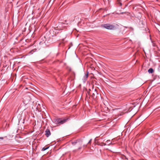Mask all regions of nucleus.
I'll return each instance as SVG.
<instances>
[{
  "label": "nucleus",
  "instance_id": "obj_14",
  "mask_svg": "<svg viewBox=\"0 0 160 160\" xmlns=\"http://www.w3.org/2000/svg\"><path fill=\"white\" fill-rule=\"evenodd\" d=\"M124 157H125V159L128 160V159L126 158V157L125 156H124Z\"/></svg>",
  "mask_w": 160,
  "mask_h": 160
},
{
  "label": "nucleus",
  "instance_id": "obj_3",
  "mask_svg": "<svg viewBox=\"0 0 160 160\" xmlns=\"http://www.w3.org/2000/svg\"><path fill=\"white\" fill-rule=\"evenodd\" d=\"M31 98L30 96L28 95H26L23 98V102L25 104H27L29 103V102L31 101Z\"/></svg>",
  "mask_w": 160,
  "mask_h": 160
},
{
  "label": "nucleus",
  "instance_id": "obj_8",
  "mask_svg": "<svg viewBox=\"0 0 160 160\" xmlns=\"http://www.w3.org/2000/svg\"><path fill=\"white\" fill-rule=\"evenodd\" d=\"M35 51V50H32L29 52V53L30 54H32L33 52Z\"/></svg>",
  "mask_w": 160,
  "mask_h": 160
},
{
  "label": "nucleus",
  "instance_id": "obj_1",
  "mask_svg": "<svg viewBox=\"0 0 160 160\" xmlns=\"http://www.w3.org/2000/svg\"><path fill=\"white\" fill-rule=\"evenodd\" d=\"M102 27L106 29L110 30H113L115 29V27L114 25L109 24H106L102 25Z\"/></svg>",
  "mask_w": 160,
  "mask_h": 160
},
{
  "label": "nucleus",
  "instance_id": "obj_17",
  "mask_svg": "<svg viewBox=\"0 0 160 160\" xmlns=\"http://www.w3.org/2000/svg\"><path fill=\"white\" fill-rule=\"evenodd\" d=\"M81 148L80 147L78 148L79 149H80Z\"/></svg>",
  "mask_w": 160,
  "mask_h": 160
},
{
  "label": "nucleus",
  "instance_id": "obj_2",
  "mask_svg": "<svg viewBox=\"0 0 160 160\" xmlns=\"http://www.w3.org/2000/svg\"><path fill=\"white\" fill-rule=\"evenodd\" d=\"M67 119H62L61 118H58L54 119V121L56 123L60 125L65 123L67 121Z\"/></svg>",
  "mask_w": 160,
  "mask_h": 160
},
{
  "label": "nucleus",
  "instance_id": "obj_9",
  "mask_svg": "<svg viewBox=\"0 0 160 160\" xmlns=\"http://www.w3.org/2000/svg\"><path fill=\"white\" fill-rule=\"evenodd\" d=\"M72 143L73 145H74L77 143V142L76 141L72 142Z\"/></svg>",
  "mask_w": 160,
  "mask_h": 160
},
{
  "label": "nucleus",
  "instance_id": "obj_10",
  "mask_svg": "<svg viewBox=\"0 0 160 160\" xmlns=\"http://www.w3.org/2000/svg\"><path fill=\"white\" fill-rule=\"evenodd\" d=\"M101 146H103V145H106V143H104L103 142H102L100 144H99Z\"/></svg>",
  "mask_w": 160,
  "mask_h": 160
},
{
  "label": "nucleus",
  "instance_id": "obj_13",
  "mask_svg": "<svg viewBox=\"0 0 160 160\" xmlns=\"http://www.w3.org/2000/svg\"><path fill=\"white\" fill-rule=\"evenodd\" d=\"M3 139V137H0V139L2 140Z\"/></svg>",
  "mask_w": 160,
  "mask_h": 160
},
{
  "label": "nucleus",
  "instance_id": "obj_12",
  "mask_svg": "<svg viewBox=\"0 0 160 160\" xmlns=\"http://www.w3.org/2000/svg\"><path fill=\"white\" fill-rule=\"evenodd\" d=\"M122 113H121V114H120V115H123V114H124V113L123 112H122Z\"/></svg>",
  "mask_w": 160,
  "mask_h": 160
},
{
  "label": "nucleus",
  "instance_id": "obj_5",
  "mask_svg": "<svg viewBox=\"0 0 160 160\" xmlns=\"http://www.w3.org/2000/svg\"><path fill=\"white\" fill-rule=\"evenodd\" d=\"M51 134V132L49 130L47 129L45 131V135L47 137H48Z\"/></svg>",
  "mask_w": 160,
  "mask_h": 160
},
{
  "label": "nucleus",
  "instance_id": "obj_7",
  "mask_svg": "<svg viewBox=\"0 0 160 160\" xmlns=\"http://www.w3.org/2000/svg\"><path fill=\"white\" fill-rule=\"evenodd\" d=\"M48 147H47L46 148L44 147V148H42V151H44L45 150H47V149H48Z\"/></svg>",
  "mask_w": 160,
  "mask_h": 160
},
{
  "label": "nucleus",
  "instance_id": "obj_15",
  "mask_svg": "<svg viewBox=\"0 0 160 160\" xmlns=\"http://www.w3.org/2000/svg\"><path fill=\"white\" fill-rule=\"evenodd\" d=\"M110 141L109 140H108L107 141V142H109Z\"/></svg>",
  "mask_w": 160,
  "mask_h": 160
},
{
  "label": "nucleus",
  "instance_id": "obj_18",
  "mask_svg": "<svg viewBox=\"0 0 160 160\" xmlns=\"http://www.w3.org/2000/svg\"><path fill=\"white\" fill-rule=\"evenodd\" d=\"M88 93L89 94L90 93V92H89V91L88 92Z\"/></svg>",
  "mask_w": 160,
  "mask_h": 160
},
{
  "label": "nucleus",
  "instance_id": "obj_4",
  "mask_svg": "<svg viewBox=\"0 0 160 160\" xmlns=\"http://www.w3.org/2000/svg\"><path fill=\"white\" fill-rule=\"evenodd\" d=\"M97 94H98L97 92L96 91V90L95 89L94 90V92L92 94V97L93 99H95L96 98V95Z\"/></svg>",
  "mask_w": 160,
  "mask_h": 160
},
{
  "label": "nucleus",
  "instance_id": "obj_11",
  "mask_svg": "<svg viewBox=\"0 0 160 160\" xmlns=\"http://www.w3.org/2000/svg\"><path fill=\"white\" fill-rule=\"evenodd\" d=\"M92 141V139H91L88 142V144L90 143Z\"/></svg>",
  "mask_w": 160,
  "mask_h": 160
},
{
  "label": "nucleus",
  "instance_id": "obj_19",
  "mask_svg": "<svg viewBox=\"0 0 160 160\" xmlns=\"http://www.w3.org/2000/svg\"><path fill=\"white\" fill-rule=\"evenodd\" d=\"M42 122H43V121H42Z\"/></svg>",
  "mask_w": 160,
  "mask_h": 160
},
{
  "label": "nucleus",
  "instance_id": "obj_6",
  "mask_svg": "<svg viewBox=\"0 0 160 160\" xmlns=\"http://www.w3.org/2000/svg\"><path fill=\"white\" fill-rule=\"evenodd\" d=\"M148 72L150 73H152L153 72L152 68H150L148 71Z\"/></svg>",
  "mask_w": 160,
  "mask_h": 160
},
{
  "label": "nucleus",
  "instance_id": "obj_16",
  "mask_svg": "<svg viewBox=\"0 0 160 160\" xmlns=\"http://www.w3.org/2000/svg\"><path fill=\"white\" fill-rule=\"evenodd\" d=\"M122 158L123 159H124L125 158V157H124V156H123V158Z\"/></svg>",
  "mask_w": 160,
  "mask_h": 160
}]
</instances>
